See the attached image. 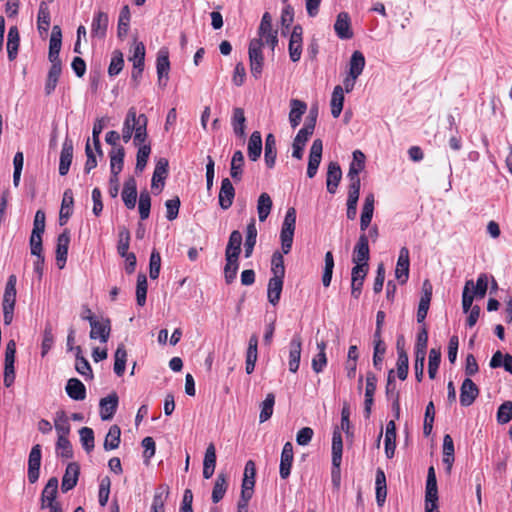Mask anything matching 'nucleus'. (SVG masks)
Listing matches in <instances>:
<instances>
[{
    "label": "nucleus",
    "instance_id": "obj_1",
    "mask_svg": "<svg viewBox=\"0 0 512 512\" xmlns=\"http://www.w3.org/2000/svg\"><path fill=\"white\" fill-rule=\"evenodd\" d=\"M147 124V116L145 114L137 115L136 109L131 107L126 114L120 136L125 143H128L132 136L134 145L145 143L148 138Z\"/></svg>",
    "mask_w": 512,
    "mask_h": 512
},
{
    "label": "nucleus",
    "instance_id": "obj_2",
    "mask_svg": "<svg viewBox=\"0 0 512 512\" xmlns=\"http://www.w3.org/2000/svg\"><path fill=\"white\" fill-rule=\"evenodd\" d=\"M16 283L17 278L14 274L8 277L6 282L3 300H2V308H3V320L5 325H10L13 320L14 308L16 303Z\"/></svg>",
    "mask_w": 512,
    "mask_h": 512
},
{
    "label": "nucleus",
    "instance_id": "obj_3",
    "mask_svg": "<svg viewBox=\"0 0 512 512\" xmlns=\"http://www.w3.org/2000/svg\"><path fill=\"white\" fill-rule=\"evenodd\" d=\"M296 226V210L294 207L287 209L280 232L281 248L284 254H288L292 248Z\"/></svg>",
    "mask_w": 512,
    "mask_h": 512
},
{
    "label": "nucleus",
    "instance_id": "obj_4",
    "mask_svg": "<svg viewBox=\"0 0 512 512\" xmlns=\"http://www.w3.org/2000/svg\"><path fill=\"white\" fill-rule=\"evenodd\" d=\"M125 150L122 146L112 148L110 152V169L111 178L110 183H115V187L109 188V194L112 198L117 197L119 191L118 175L123 169Z\"/></svg>",
    "mask_w": 512,
    "mask_h": 512
},
{
    "label": "nucleus",
    "instance_id": "obj_5",
    "mask_svg": "<svg viewBox=\"0 0 512 512\" xmlns=\"http://www.w3.org/2000/svg\"><path fill=\"white\" fill-rule=\"evenodd\" d=\"M264 43L262 39H252L249 43L248 55L251 75L255 79H259L262 75L264 66V55L262 47Z\"/></svg>",
    "mask_w": 512,
    "mask_h": 512
},
{
    "label": "nucleus",
    "instance_id": "obj_6",
    "mask_svg": "<svg viewBox=\"0 0 512 512\" xmlns=\"http://www.w3.org/2000/svg\"><path fill=\"white\" fill-rule=\"evenodd\" d=\"M58 493V479L51 477L45 485L41 494V508H49L51 511L63 512L62 506L56 501Z\"/></svg>",
    "mask_w": 512,
    "mask_h": 512
},
{
    "label": "nucleus",
    "instance_id": "obj_7",
    "mask_svg": "<svg viewBox=\"0 0 512 512\" xmlns=\"http://www.w3.org/2000/svg\"><path fill=\"white\" fill-rule=\"evenodd\" d=\"M365 168V155L360 150L353 152V160L350 163L347 177L350 181L348 190L360 191L361 181L359 173Z\"/></svg>",
    "mask_w": 512,
    "mask_h": 512
},
{
    "label": "nucleus",
    "instance_id": "obj_8",
    "mask_svg": "<svg viewBox=\"0 0 512 512\" xmlns=\"http://www.w3.org/2000/svg\"><path fill=\"white\" fill-rule=\"evenodd\" d=\"M278 32L272 27V17L269 12H265L262 16L259 28H258V39H262L264 44L270 46L271 50L274 51L278 44Z\"/></svg>",
    "mask_w": 512,
    "mask_h": 512
},
{
    "label": "nucleus",
    "instance_id": "obj_9",
    "mask_svg": "<svg viewBox=\"0 0 512 512\" xmlns=\"http://www.w3.org/2000/svg\"><path fill=\"white\" fill-rule=\"evenodd\" d=\"M83 320H87L91 326L90 338L99 339L102 343H106L110 336L111 323L108 318L98 321L94 316H83Z\"/></svg>",
    "mask_w": 512,
    "mask_h": 512
},
{
    "label": "nucleus",
    "instance_id": "obj_10",
    "mask_svg": "<svg viewBox=\"0 0 512 512\" xmlns=\"http://www.w3.org/2000/svg\"><path fill=\"white\" fill-rule=\"evenodd\" d=\"M370 250L368 244V235L362 232L358 238L357 243L353 249L352 262L355 265H360L369 268Z\"/></svg>",
    "mask_w": 512,
    "mask_h": 512
},
{
    "label": "nucleus",
    "instance_id": "obj_11",
    "mask_svg": "<svg viewBox=\"0 0 512 512\" xmlns=\"http://www.w3.org/2000/svg\"><path fill=\"white\" fill-rule=\"evenodd\" d=\"M41 459H42L41 446H40V444H35L31 448V451H30L29 457H28L27 477H28V481L31 484L36 483L39 479Z\"/></svg>",
    "mask_w": 512,
    "mask_h": 512
},
{
    "label": "nucleus",
    "instance_id": "obj_12",
    "mask_svg": "<svg viewBox=\"0 0 512 512\" xmlns=\"http://www.w3.org/2000/svg\"><path fill=\"white\" fill-rule=\"evenodd\" d=\"M156 70L159 86L165 87L167 85L170 71L169 52L166 48H161L157 53Z\"/></svg>",
    "mask_w": 512,
    "mask_h": 512
},
{
    "label": "nucleus",
    "instance_id": "obj_13",
    "mask_svg": "<svg viewBox=\"0 0 512 512\" xmlns=\"http://www.w3.org/2000/svg\"><path fill=\"white\" fill-rule=\"evenodd\" d=\"M303 29L301 25H295L289 39L288 51L292 62H298L302 54Z\"/></svg>",
    "mask_w": 512,
    "mask_h": 512
},
{
    "label": "nucleus",
    "instance_id": "obj_14",
    "mask_svg": "<svg viewBox=\"0 0 512 512\" xmlns=\"http://www.w3.org/2000/svg\"><path fill=\"white\" fill-rule=\"evenodd\" d=\"M323 143L321 139H315L311 145L308 159L307 176L313 178L321 163Z\"/></svg>",
    "mask_w": 512,
    "mask_h": 512
},
{
    "label": "nucleus",
    "instance_id": "obj_15",
    "mask_svg": "<svg viewBox=\"0 0 512 512\" xmlns=\"http://www.w3.org/2000/svg\"><path fill=\"white\" fill-rule=\"evenodd\" d=\"M410 257L407 247H402L399 251V256L395 269V277L400 284H405L409 278Z\"/></svg>",
    "mask_w": 512,
    "mask_h": 512
},
{
    "label": "nucleus",
    "instance_id": "obj_16",
    "mask_svg": "<svg viewBox=\"0 0 512 512\" xmlns=\"http://www.w3.org/2000/svg\"><path fill=\"white\" fill-rule=\"evenodd\" d=\"M369 268L354 265L351 270V296L358 299L361 295L364 280L368 274Z\"/></svg>",
    "mask_w": 512,
    "mask_h": 512
},
{
    "label": "nucleus",
    "instance_id": "obj_17",
    "mask_svg": "<svg viewBox=\"0 0 512 512\" xmlns=\"http://www.w3.org/2000/svg\"><path fill=\"white\" fill-rule=\"evenodd\" d=\"M479 395V388L469 378H465L460 387V404L463 407H468L474 403Z\"/></svg>",
    "mask_w": 512,
    "mask_h": 512
},
{
    "label": "nucleus",
    "instance_id": "obj_18",
    "mask_svg": "<svg viewBox=\"0 0 512 512\" xmlns=\"http://www.w3.org/2000/svg\"><path fill=\"white\" fill-rule=\"evenodd\" d=\"M302 351V340L299 334H295L289 343V371L296 373L299 369Z\"/></svg>",
    "mask_w": 512,
    "mask_h": 512
},
{
    "label": "nucleus",
    "instance_id": "obj_19",
    "mask_svg": "<svg viewBox=\"0 0 512 512\" xmlns=\"http://www.w3.org/2000/svg\"><path fill=\"white\" fill-rule=\"evenodd\" d=\"M119 403L118 395L115 392L100 400V417L103 421L111 420L117 411Z\"/></svg>",
    "mask_w": 512,
    "mask_h": 512
},
{
    "label": "nucleus",
    "instance_id": "obj_20",
    "mask_svg": "<svg viewBox=\"0 0 512 512\" xmlns=\"http://www.w3.org/2000/svg\"><path fill=\"white\" fill-rule=\"evenodd\" d=\"M79 474L80 466L78 463L71 462L67 465L61 483V490L63 493L72 490L77 485Z\"/></svg>",
    "mask_w": 512,
    "mask_h": 512
},
{
    "label": "nucleus",
    "instance_id": "obj_21",
    "mask_svg": "<svg viewBox=\"0 0 512 512\" xmlns=\"http://www.w3.org/2000/svg\"><path fill=\"white\" fill-rule=\"evenodd\" d=\"M235 197V188L229 178L222 179L218 195L219 205L223 210L229 209Z\"/></svg>",
    "mask_w": 512,
    "mask_h": 512
},
{
    "label": "nucleus",
    "instance_id": "obj_22",
    "mask_svg": "<svg viewBox=\"0 0 512 512\" xmlns=\"http://www.w3.org/2000/svg\"><path fill=\"white\" fill-rule=\"evenodd\" d=\"M293 458V445L291 442H286L281 452L279 466V474L282 479H287L290 476Z\"/></svg>",
    "mask_w": 512,
    "mask_h": 512
},
{
    "label": "nucleus",
    "instance_id": "obj_23",
    "mask_svg": "<svg viewBox=\"0 0 512 512\" xmlns=\"http://www.w3.org/2000/svg\"><path fill=\"white\" fill-rule=\"evenodd\" d=\"M109 24L108 14L103 11H98L94 14L91 24V36L103 39L106 36Z\"/></svg>",
    "mask_w": 512,
    "mask_h": 512
},
{
    "label": "nucleus",
    "instance_id": "obj_24",
    "mask_svg": "<svg viewBox=\"0 0 512 512\" xmlns=\"http://www.w3.org/2000/svg\"><path fill=\"white\" fill-rule=\"evenodd\" d=\"M334 31L340 39L347 40L353 37L350 16L347 12H341L337 15Z\"/></svg>",
    "mask_w": 512,
    "mask_h": 512
},
{
    "label": "nucleus",
    "instance_id": "obj_25",
    "mask_svg": "<svg viewBox=\"0 0 512 512\" xmlns=\"http://www.w3.org/2000/svg\"><path fill=\"white\" fill-rule=\"evenodd\" d=\"M375 198L373 193L366 195L360 216V230L366 233L373 218Z\"/></svg>",
    "mask_w": 512,
    "mask_h": 512
},
{
    "label": "nucleus",
    "instance_id": "obj_26",
    "mask_svg": "<svg viewBox=\"0 0 512 512\" xmlns=\"http://www.w3.org/2000/svg\"><path fill=\"white\" fill-rule=\"evenodd\" d=\"M432 298V285L428 280H425L423 283V292L419 301L418 310H417V322L422 323L424 322L430 302Z\"/></svg>",
    "mask_w": 512,
    "mask_h": 512
},
{
    "label": "nucleus",
    "instance_id": "obj_27",
    "mask_svg": "<svg viewBox=\"0 0 512 512\" xmlns=\"http://www.w3.org/2000/svg\"><path fill=\"white\" fill-rule=\"evenodd\" d=\"M168 167L169 162L166 158H160L157 161L151 181L152 189H159L160 191L163 189L168 175Z\"/></svg>",
    "mask_w": 512,
    "mask_h": 512
},
{
    "label": "nucleus",
    "instance_id": "obj_28",
    "mask_svg": "<svg viewBox=\"0 0 512 512\" xmlns=\"http://www.w3.org/2000/svg\"><path fill=\"white\" fill-rule=\"evenodd\" d=\"M70 243V234L67 230L61 233L57 238L56 245V263L59 269H63L67 260L68 248Z\"/></svg>",
    "mask_w": 512,
    "mask_h": 512
},
{
    "label": "nucleus",
    "instance_id": "obj_29",
    "mask_svg": "<svg viewBox=\"0 0 512 512\" xmlns=\"http://www.w3.org/2000/svg\"><path fill=\"white\" fill-rule=\"evenodd\" d=\"M73 159V142L71 139L66 138L63 142L62 150L60 153L59 174L65 176L71 166Z\"/></svg>",
    "mask_w": 512,
    "mask_h": 512
},
{
    "label": "nucleus",
    "instance_id": "obj_30",
    "mask_svg": "<svg viewBox=\"0 0 512 512\" xmlns=\"http://www.w3.org/2000/svg\"><path fill=\"white\" fill-rule=\"evenodd\" d=\"M122 200L128 209H134L137 200V183L133 177H129L122 190Z\"/></svg>",
    "mask_w": 512,
    "mask_h": 512
},
{
    "label": "nucleus",
    "instance_id": "obj_31",
    "mask_svg": "<svg viewBox=\"0 0 512 512\" xmlns=\"http://www.w3.org/2000/svg\"><path fill=\"white\" fill-rule=\"evenodd\" d=\"M258 358V337L256 334L250 336L248 341V348L246 352V366L247 374H252L255 369V364Z\"/></svg>",
    "mask_w": 512,
    "mask_h": 512
},
{
    "label": "nucleus",
    "instance_id": "obj_32",
    "mask_svg": "<svg viewBox=\"0 0 512 512\" xmlns=\"http://www.w3.org/2000/svg\"><path fill=\"white\" fill-rule=\"evenodd\" d=\"M425 503H438V488L435 469L433 466L428 468Z\"/></svg>",
    "mask_w": 512,
    "mask_h": 512
},
{
    "label": "nucleus",
    "instance_id": "obj_33",
    "mask_svg": "<svg viewBox=\"0 0 512 512\" xmlns=\"http://www.w3.org/2000/svg\"><path fill=\"white\" fill-rule=\"evenodd\" d=\"M342 452H343V440L342 435L338 427H336L333 431L332 435V466L337 468L339 472V468L342 461Z\"/></svg>",
    "mask_w": 512,
    "mask_h": 512
},
{
    "label": "nucleus",
    "instance_id": "obj_34",
    "mask_svg": "<svg viewBox=\"0 0 512 512\" xmlns=\"http://www.w3.org/2000/svg\"><path fill=\"white\" fill-rule=\"evenodd\" d=\"M307 110V104L298 99L290 100L289 122L292 128H296Z\"/></svg>",
    "mask_w": 512,
    "mask_h": 512
},
{
    "label": "nucleus",
    "instance_id": "obj_35",
    "mask_svg": "<svg viewBox=\"0 0 512 512\" xmlns=\"http://www.w3.org/2000/svg\"><path fill=\"white\" fill-rule=\"evenodd\" d=\"M342 177V171L337 162H330L327 169V191L334 194Z\"/></svg>",
    "mask_w": 512,
    "mask_h": 512
},
{
    "label": "nucleus",
    "instance_id": "obj_36",
    "mask_svg": "<svg viewBox=\"0 0 512 512\" xmlns=\"http://www.w3.org/2000/svg\"><path fill=\"white\" fill-rule=\"evenodd\" d=\"M169 493L170 489L166 484H161L156 488L151 505V512H165V502Z\"/></svg>",
    "mask_w": 512,
    "mask_h": 512
},
{
    "label": "nucleus",
    "instance_id": "obj_37",
    "mask_svg": "<svg viewBox=\"0 0 512 512\" xmlns=\"http://www.w3.org/2000/svg\"><path fill=\"white\" fill-rule=\"evenodd\" d=\"M216 466V449L213 443H210L205 451L203 460V477L210 479L215 471Z\"/></svg>",
    "mask_w": 512,
    "mask_h": 512
},
{
    "label": "nucleus",
    "instance_id": "obj_38",
    "mask_svg": "<svg viewBox=\"0 0 512 512\" xmlns=\"http://www.w3.org/2000/svg\"><path fill=\"white\" fill-rule=\"evenodd\" d=\"M242 234L238 230L231 232L225 250V258L238 259L241 253Z\"/></svg>",
    "mask_w": 512,
    "mask_h": 512
},
{
    "label": "nucleus",
    "instance_id": "obj_39",
    "mask_svg": "<svg viewBox=\"0 0 512 512\" xmlns=\"http://www.w3.org/2000/svg\"><path fill=\"white\" fill-rule=\"evenodd\" d=\"M384 444L386 457L391 459L396 449V424L394 420H390L386 425Z\"/></svg>",
    "mask_w": 512,
    "mask_h": 512
},
{
    "label": "nucleus",
    "instance_id": "obj_40",
    "mask_svg": "<svg viewBox=\"0 0 512 512\" xmlns=\"http://www.w3.org/2000/svg\"><path fill=\"white\" fill-rule=\"evenodd\" d=\"M66 393L68 396L76 401H81L86 398V387L85 385L77 378H71L67 381L65 387Z\"/></svg>",
    "mask_w": 512,
    "mask_h": 512
},
{
    "label": "nucleus",
    "instance_id": "obj_41",
    "mask_svg": "<svg viewBox=\"0 0 512 512\" xmlns=\"http://www.w3.org/2000/svg\"><path fill=\"white\" fill-rule=\"evenodd\" d=\"M20 44V35L17 26H11L7 37V53L10 61L17 57Z\"/></svg>",
    "mask_w": 512,
    "mask_h": 512
},
{
    "label": "nucleus",
    "instance_id": "obj_42",
    "mask_svg": "<svg viewBox=\"0 0 512 512\" xmlns=\"http://www.w3.org/2000/svg\"><path fill=\"white\" fill-rule=\"evenodd\" d=\"M397 376L400 380H405L408 376L409 358L403 347L400 346V339L397 340Z\"/></svg>",
    "mask_w": 512,
    "mask_h": 512
},
{
    "label": "nucleus",
    "instance_id": "obj_43",
    "mask_svg": "<svg viewBox=\"0 0 512 512\" xmlns=\"http://www.w3.org/2000/svg\"><path fill=\"white\" fill-rule=\"evenodd\" d=\"M277 157L276 139L273 134H268L265 139L264 158L268 168H273Z\"/></svg>",
    "mask_w": 512,
    "mask_h": 512
},
{
    "label": "nucleus",
    "instance_id": "obj_44",
    "mask_svg": "<svg viewBox=\"0 0 512 512\" xmlns=\"http://www.w3.org/2000/svg\"><path fill=\"white\" fill-rule=\"evenodd\" d=\"M256 239H257V228L255 219H251V221L248 223L246 228V239L244 243V252L245 257L249 258L251 257L254 247L256 245Z\"/></svg>",
    "mask_w": 512,
    "mask_h": 512
},
{
    "label": "nucleus",
    "instance_id": "obj_45",
    "mask_svg": "<svg viewBox=\"0 0 512 512\" xmlns=\"http://www.w3.org/2000/svg\"><path fill=\"white\" fill-rule=\"evenodd\" d=\"M283 282H284V279H278V278H272V277L268 281L267 297H268V301L273 306H275L279 303L282 289H283Z\"/></svg>",
    "mask_w": 512,
    "mask_h": 512
},
{
    "label": "nucleus",
    "instance_id": "obj_46",
    "mask_svg": "<svg viewBox=\"0 0 512 512\" xmlns=\"http://www.w3.org/2000/svg\"><path fill=\"white\" fill-rule=\"evenodd\" d=\"M244 155L242 151L234 152L230 163V175L234 181L239 182L243 176Z\"/></svg>",
    "mask_w": 512,
    "mask_h": 512
},
{
    "label": "nucleus",
    "instance_id": "obj_47",
    "mask_svg": "<svg viewBox=\"0 0 512 512\" xmlns=\"http://www.w3.org/2000/svg\"><path fill=\"white\" fill-rule=\"evenodd\" d=\"M75 356L76 363L75 369L82 376L86 377V379L93 378L92 368L88 362V360L82 355V349L80 346L75 347Z\"/></svg>",
    "mask_w": 512,
    "mask_h": 512
},
{
    "label": "nucleus",
    "instance_id": "obj_48",
    "mask_svg": "<svg viewBox=\"0 0 512 512\" xmlns=\"http://www.w3.org/2000/svg\"><path fill=\"white\" fill-rule=\"evenodd\" d=\"M262 152V137L259 131H254L248 141V157L251 161H257Z\"/></svg>",
    "mask_w": 512,
    "mask_h": 512
},
{
    "label": "nucleus",
    "instance_id": "obj_49",
    "mask_svg": "<svg viewBox=\"0 0 512 512\" xmlns=\"http://www.w3.org/2000/svg\"><path fill=\"white\" fill-rule=\"evenodd\" d=\"M311 133H308L307 130L300 129L296 135V137L293 140L292 144V157L300 160L303 157V151L306 145V142L308 141L309 137L311 136Z\"/></svg>",
    "mask_w": 512,
    "mask_h": 512
},
{
    "label": "nucleus",
    "instance_id": "obj_50",
    "mask_svg": "<svg viewBox=\"0 0 512 512\" xmlns=\"http://www.w3.org/2000/svg\"><path fill=\"white\" fill-rule=\"evenodd\" d=\"M365 57L361 51H354L349 60V72L351 76L359 77L365 67Z\"/></svg>",
    "mask_w": 512,
    "mask_h": 512
},
{
    "label": "nucleus",
    "instance_id": "obj_51",
    "mask_svg": "<svg viewBox=\"0 0 512 512\" xmlns=\"http://www.w3.org/2000/svg\"><path fill=\"white\" fill-rule=\"evenodd\" d=\"M227 487H228V484H227V476L226 474L224 473H219L216 477V480H215V483H214V487H213V490H212V502L213 503H218L220 502L226 491H227Z\"/></svg>",
    "mask_w": 512,
    "mask_h": 512
},
{
    "label": "nucleus",
    "instance_id": "obj_52",
    "mask_svg": "<svg viewBox=\"0 0 512 512\" xmlns=\"http://www.w3.org/2000/svg\"><path fill=\"white\" fill-rule=\"evenodd\" d=\"M344 103L343 87L337 85L334 87L331 97V114L334 118H338L342 112Z\"/></svg>",
    "mask_w": 512,
    "mask_h": 512
},
{
    "label": "nucleus",
    "instance_id": "obj_53",
    "mask_svg": "<svg viewBox=\"0 0 512 512\" xmlns=\"http://www.w3.org/2000/svg\"><path fill=\"white\" fill-rule=\"evenodd\" d=\"M245 122L244 110L240 107L234 108L231 124L234 133L241 138L245 137Z\"/></svg>",
    "mask_w": 512,
    "mask_h": 512
},
{
    "label": "nucleus",
    "instance_id": "obj_54",
    "mask_svg": "<svg viewBox=\"0 0 512 512\" xmlns=\"http://www.w3.org/2000/svg\"><path fill=\"white\" fill-rule=\"evenodd\" d=\"M74 204L73 192L71 189H66L63 194L61 210H60V224L63 225L72 214V206Z\"/></svg>",
    "mask_w": 512,
    "mask_h": 512
},
{
    "label": "nucleus",
    "instance_id": "obj_55",
    "mask_svg": "<svg viewBox=\"0 0 512 512\" xmlns=\"http://www.w3.org/2000/svg\"><path fill=\"white\" fill-rule=\"evenodd\" d=\"M127 361V351L124 344H119L114 354L113 370L117 376H122L125 372Z\"/></svg>",
    "mask_w": 512,
    "mask_h": 512
},
{
    "label": "nucleus",
    "instance_id": "obj_56",
    "mask_svg": "<svg viewBox=\"0 0 512 512\" xmlns=\"http://www.w3.org/2000/svg\"><path fill=\"white\" fill-rule=\"evenodd\" d=\"M136 146L138 147V151L136 155L135 171L136 173H141L147 165L151 153V146L150 144H146V142Z\"/></svg>",
    "mask_w": 512,
    "mask_h": 512
},
{
    "label": "nucleus",
    "instance_id": "obj_57",
    "mask_svg": "<svg viewBox=\"0 0 512 512\" xmlns=\"http://www.w3.org/2000/svg\"><path fill=\"white\" fill-rule=\"evenodd\" d=\"M272 199L268 193L260 194L257 201V212L261 222L265 221L272 209Z\"/></svg>",
    "mask_w": 512,
    "mask_h": 512
},
{
    "label": "nucleus",
    "instance_id": "obj_58",
    "mask_svg": "<svg viewBox=\"0 0 512 512\" xmlns=\"http://www.w3.org/2000/svg\"><path fill=\"white\" fill-rule=\"evenodd\" d=\"M121 430L119 426L112 425L105 437L103 447L106 451L114 450L119 447Z\"/></svg>",
    "mask_w": 512,
    "mask_h": 512
},
{
    "label": "nucleus",
    "instance_id": "obj_59",
    "mask_svg": "<svg viewBox=\"0 0 512 512\" xmlns=\"http://www.w3.org/2000/svg\"><path fill=\"white\" fill-rule=\"evenodd\" d=\"M54 426L58 437H68L70 433V423L64 411H59L56 413Z\"/></svg>",
    "mask_w": 512,
    "mask_h": 512
},
{
    "label": "nucleus",
    "instance_id": "obj_60",
    "mask_svg": "<svg viewBox=\"0 0 512 512\" xmlns=\"http://www.w3.org/2000/svg\"><path fill=\"white\" fill-rule=\"evenodd\" d=\"M275 404V395L273 393H268L266 398L261 403V411L259 415L260 423H264L269 420L273 414V408Z\"/></svg>",
    "mask_w": 512,
    "mask_h": 512
},
{
    "label": "nucleus",
    "instance_id": "obj_61",
    "mask_svg": "<svg viewBox=\"0 0 512 512\" xmlns=\"http://www.w3.org/2000/svg\"><path fill=\"white\" fill-rule=\"evenodd\" d=\"M134 68L144 67L145 63V46L142 42H134L132 55L128 57Z\"/></svg>",
    "mask_w": 512,
    "mask_h": 512
},
{
    "label": "nucleus",
    "instance_id": "obj_62",
    "mask_svg": "<svg viewBox=\"0 0 512 512\" xmlns=\"http://www.w3.org/2000/svg\"><path fill=\"white\" fill-rule=\"evenodd\" d=\"M124 67V56L120 50L112 52L111 61L108 67V74L110 77L117 76Z\"/></svg>",
    "mask_w": 512,
    "mask_h": 512
},
{
    "label": "nucleus",
    "instance_id": "obj_63",
    "mask_svg": "<svg viewBox=\"0 0 512 512\" xmlns=\"http://www.w3.org/2000/svg\"><path fill=\"white\" fill-rule=\"evenodd\" d=\"M129 23H130V10L129 7L126 5L124 6L119 14L118 19V27H117V35L119 38H124L129 30Z\"/></svg>",
    "mask_w": 512,
    "mask_h": 512
},
{
    "label": "nucleus",
    "instance_id": "obj_64",
    "mask_svg": "<svg viewBox=\"0 0 512 512\" xmlns=\"http://www.w3.org/2000/svg\"><path fill=\"white\" fill-rule=\"evenodd\" d=\"M80 442L83 449L90 453L94 449V431L89 427H82L79 430Z\"/></svg>",
    "mask_w": 512,
    "mask_h": 512
}]
</instances>
